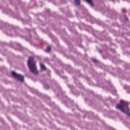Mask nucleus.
I'll return each instance as SVG.
<instances>
[{
	"mask_svg": "<svg viewBox=\"0 0 130 130\" xmlns=\"http://www.w3.org/2000/svg\"><path fill=\"white\" fill-rule=\"evenodd\" d=\"M27 64L31 73L34 74V75L38 74L36 63L34 61H32L30 59H29L27 62Z\"/></svg>",
	"mask_w": 130,
	"mask_h": 130,
	"instance_id": "obj_1",
	"label": "nucleus"
},
{
	"mask_svg": "<svg viewBox=\"0 0 130 130\" xmlns=\"http://www.w3.org/2000/svg\"><path fill=\"white\" fill-rule=\"evenodd\" d=\"M116 108L119 110H121L123 113H125V111L128 110V104L126 102L124 103L123 105L120 103L118 104L116 106Z\"/></svg>",
	"mask_w": 130,
	"mask_h": 130,
	"instance_id": "obj_2",
	"label": "nucleus"
},
{
	"mask_svg": "<svg viewBox=\"0 0 130 130\" xmlns=\"http://www.w3.org/2000/svg\"><path fill=\"white\" fill-rule=\"evenodd\" d=\"M12 74V76H13V77H15L16 79H17L18 81H20V82L24 81V76L20 74H17L14 71H13Z\"/></svg>",
	"mask_w": 130,
	"mask_h": 130,
	"instance_id": "obj_3",
	"label": "nucleus"
},
{
	"mask_svg": "<svg viewBox=\"0 0 130 130\" xmlns=\"http://www.w3.org/2000/svg\"><path fill=\"white\" fill-rule=\"evenodd\" d=\"M6 28L9 30H13V31H15V27H13V26L9 25L8 24H5Z\"/></svg>",
	"mask_w": 130,
	"mask_h": 130,
	"instance_id": "obj_4",
	"label": "nucleus"
},
{
	"mask_svg": "<svg viewBox=\"0 0 130 130\" xmlns=\"http://www.w3.org/2000/svg\"><path fill=\"white\" fill-rule=\"evenodd\" d=\"M87 3H88V4H89L90 6V7H91V8H93V7H94V4L93 3V2H92V0H85Z\"/></svg>",
	"mask_w": 130,
	"mask_h": 130,
	"instance_id": "obj_5",
	"label": "nucleus"
},
{
	"mask_svg": "<svg viewBox=\"0 0 130 130\" xmlns=\"http://www.w3.org/2000/svg\"><path fill=\"white\" fill-rule=\"evenodd\" d=\"M75 4L76 6H80L81 5V0H75Z\"/></svg>",
	"mask_w": 130,
	"mask_h": 130,
	"instance_id": "obj_6",
	"label": "nucleus"
},
{
	"mask_svg": "<svg viewBox=\"0 0 130 130\" xmlns=\"http://www.w3.org/2000/svg\"><path fill=\"white\" fill-rule=\"evenodd\" d=\"M3 12H4V13H7V14H10V12H11V11L8 9H4Z\"/></svg>",
	"mask_w": 130,
	"mask_h": 130,
	"instance_id": "obj_7",
	"label": "nucleus"
},
{
	"mask_svg": "<svg viewBox=\"0 0 130 130\" xmlns=\"http://www.w3.org/2000/svg\"><path fill=\"white\" fill-rule=\"evenodd\" d=\"M41 68L42 70H43L44 71H45L46 70V67L45 66H44V64H41Z\"/></svg>",
	"mask_w": 130,
	"mask_h": 130,
	"instance_id": "obj_8",
	"label": "nucleus"
},
{
	"mask_svg": "<svg viewBox=\"0 0 130 130\" xmlns=\"http://www.w3.org/2000/svg\"><path fill=\"white\" fill-rule=\"evenodd\" d=\"M91 60L93 61V62H94V63H97V62H98V60L95 58L91 59Z\"/></svg>",
	"mask_w": 130,
	"mask_h": 130,
	"instance_id": "obj_9",
	"label": "nucleus"
},
{
	"mask_svg": "<svg viewBox=\"0 0 130 130\" xmlns=\"http://www.w3.org/2000/svg\"><path fill=\"white\" fill-rule=\"evenodd\" d=\"M67 86L69 87V88H70L71 90H73L75 87L73 85H71L70 84H68Z\"/></svg>",
	"mask_w": 130,
	"mask_h": 130,
	"instance_id": "obj_10",
	"label": "nucleus"
},
{
	"mask_svg": "<svg viewBox=\"0 0 130 130\" xmlns=\"http://www.w3.org/2000/svg\"><path fill=\"white\" fill-rule=\"evenodd\" d=\"M51 50V47H50V46H48L47 48V52H49V51H50Z\"/></svg>",
	"mask_w": 130,
	"mask_h": 130,
	"instance_id": "obj_11",
	"label": "nucleus"
},
{
	"mask_svg": "<svg viewBox=\"0 0 130 130\" xmlns=\"http://www.w3.org/2000/svg\"><path fill=\"white\" fill-rule=\"evenodd\" d=\"M44 88L46 90H48V89H49V86H48V85H46L44 86Z\"/></svg>",
	"mask_w": 130,
	"mask_h": 130,
	"instance_id": "obj_12",
	"label": "nucleus"
},
{
	"mask_svg": "<svg viewBox=\"0 0 130 130\" xmlns=\"http://www.w3.org/2000/svg\"><path fill=\"white\" fill-rule=\"evenodd\" d=\"M74 80L75 81L76 84H78L79 85H81V83H80V82H79V81H78V80H76L75 78H74Z\"/></svg>",
	"mask_w": 130,
	"mask_h": 130,
	"instance_id": "obj_13",
	"label": "nucleus"
},
{
	"mask_svg": "<svg viewBox=\"0 0 130 130\" xmlns=\"http://www.w3.org/2000/svg\"><path fill=\"white\" fill-rule=\"evenodd\" d=\"M122 12L123 13H125V12H126V10H125V9H123L122 10Z\"/></svg>",
	"mask_w": 130,
	"mask_h": 130,
	"instance_id": "obj_14",
	"label": "nucleus"
},
{
	"mask_svg": "<svg viewBox=\"0 0 130 130\" xmlns=\"http://www.w3.org/2000/svg\"><path fill=\"white\" fill-rule=\"evenodd\" d=\"M69 70H71L72 71V68H71V67L69 66L67 68V70L69 71Z\"/></svg>",
	"mask_w": 130,
	"mask_h": 130,
	"instance_id": "obj_15",
	"label": "nucleus"
},
{
	"mask_svg": "<svg viewBox=\"0 0 130 130\" xmlns=\"http://www.w3.org/2000/svg\"><path fill=\"white\" fill-rule=\"evenodd\" d=\"M83 14H85L86 15H88V11L87 10H85V13H83Z\"/></svg>",
	"mask_w": 130,
	"mask_h": 130,
	"instance_id": "obj_16",
	"label": "nucleus"
},
{
	"mask_svg": "<svg viewBox=\"0 0 130 130\" xmlns=\"http://www.w3.org/2000/svg\"><path fill=\"white\" fill-rule=\"evenodd\" d=\"M99 52H100V53H101V52H102V51H101V50L99 49Z\"/></svg>",
	"mask_w": 130,
	"mask_h": 130,
	"instance_id": "obj_17",
	"label": "nucleus"
},
{
	"mask_svg": "<svg viewBox=\"0 0 130 130\" xmlns=\"http://www.w3.org/2000/svg\"><path fill=\"white\" fill-rule=\"evenodd\" d=\"M63 79H68V77H62Z\"/></svg>",
	"mask_w": 130,
	"mask_h": 130,
	"instance_id": "obj_18",
	"label": "nucleus"
},
{
	"mask_svg": "<svg viewBox=\"0 0 130 130\" xmlns=\"http://www.w3.org/2000/svg\"><path fill=\"white\" fill-rule=\"evenodd\" d=\"M58 89H59V90H61V88L59 86H58Z\"/></svg>",
	"mask_w": 130,
	"mask_h": 130,
	"instance_id": "obj_19",
	"label": "nucleus"
},
{
	"mask_svg": "<svg viewBox=\"0 0 130 130\" xmlns=\"http://www.w3.org/2000/svg\"><path fill=\"white\" fill-rule=\"evenodd\" d=\"M112 2L114 3V2H115V0H112Z\"/></svg>",
	"mask_w": 130,
	"mask_h": 130,
	"instance_id": "obj_20",
	"label": "nucleus"
},
{
	"mask_svg": "<svg viewBox=\"0 0 130 130\" xmlns=\"http://www.w3.org/2000/svg\"><path fill=\"white\" fill-rule=\"evenodd\" d=\"M126 20H127V21H128V19L127 18H126Z\"/></svg>",
	"mask_w": 130,
	"mask_h": 130,
	"instance_id": "obj_21",
	"label": "nucleus"
},
{
	"mask_svg": "<svg viewBox=\"0 0 130 130\" xmlns=\"http://www.w3.org/2000/svg\"><path fill=\"white\" fill-rule=\"evenodd\" d=\"M7 33H9V30H8Z\"/></svg>",
	"mask_w": 130,
	"mask_h": 130,
	"instance_id": "obj_22",
	"label": "nucleus"
},
{
	"mask_svg": "<svg viewBox=\"0 0 130 130\" xmlns=\"http://www.w3.org/2000/svg\"><path fill=\"white\" fill-rule=\"evenodd\" d=\"M117 2H119L118 0H117Z\"/></svg>",
	"mask_w": 130,
	"mask_h": 130,
	"instance_id": "obj_23",
	"label": "nucleus"
},
{
	"mask_svg": "<svg viewBox=\"0 0 130 130\" xmlns=\"http://www.w3.org/2000/svg\"><path fill=\"white\" fill-rule=\"evenodd\" d=\"M41 7H42V5L41 6Z\"/></svg>",
	"mask_w": 130,
	"mask_h": 130,
	"instance_id": "obj_24",
	"label": "nucleus"
}]
</instances>
